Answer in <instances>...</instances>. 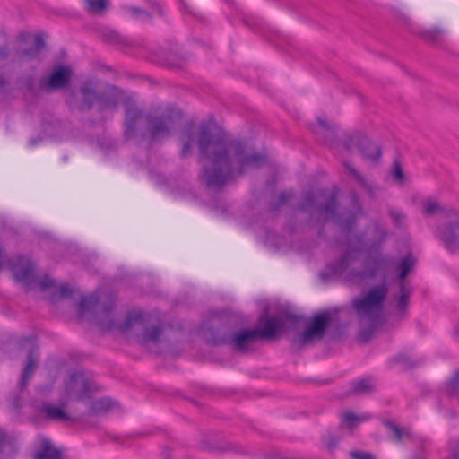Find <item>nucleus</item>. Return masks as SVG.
<instances>
[{
    "mask_svg": "<svg viewBox=\"0 0 459 459\" xmlns=\"http://www.w3.org/2000/svg\"><path fill=\"white\" fill-rule=\"evenodd\" d=\"M38 411L48 420L67 421L71 420L69 414L62 407L48 403H42Z\"/></svg>",
    "mask_w": 459,
    "mask_h": 459,
    "instance_id": "21",
    "label": "nucleus"
},
{
    "mask_svg": "<svg viewBox=\"0 0 459 459\" xmlns=\"http://www.w3.org/2000/svg\"><path fill=\"white\" fill-rule=\"evenodd\" d=\"M394 362L401 365L402 368L404 369L414 366V363L411 361V359L405 355L397 356L394 359Z\"/></svg>",
    "mask_w": 459,
    "mask_h": 459,
    "instance_id": "36",
    "label": "nucleus"
},
{
    "mask_svg": "<svg viewBox=\"0 0 459 459\" xmlns=\"http://www.w3.org/2000/svg\"><path fill=\"white\" fill-rule=\"evenodd\" d=\"M343 165L349 171L350 175L356 180L361 188L366 190L369 195H374L375 189L371 182L362 175L359 170L353 168L348 161L343 160Z\"/></svg>",
    "mask_w": 459,
    "mask_h": 459,
    "instance_id": "24",
    "label": "nucleus"
},
{
    "mask_svg": "<svg viewBox=\"0 0 459 459\" xmlns=\"http://www.w3.org/2000/svg\"><path fill=\"white\" fill-rule=\"evenodd\" d=\"M415 264L416 259L411 253L407 254L397 262L396 269L399 272V283L404 282L405 278L407 277L409 273L413 269Z\"/></svg>",
    "mask_w": 459,
    "mask_h": 459,
    "instance_id": "23",
    "label": "nucleus"
},
{
    "mask_svg": "<svg viewBox=\"0 0 459 459\" xmlns=\"http://www.w3.org/2000/svg\"><path fill=\"white\" fill-rule=\"evenodd\" d=\"M317 121L323 129L327 130V131L330 130V127L328 126V125L326 124V122L324 119L318 118Z\"/></svg>",
    "mask_w": 459,
    "mask_h": 459,
    "instance_id": "44",
    "label": "nucleus"
},
{
    "mask_svg": "<svg viewBox=\"0 0 459 459\" xmlns=\"http://www.w3.org/2000/svg\"><path fill=\"white\" fill-rule=\"evenodd\" d=\"M30 144H31V145H35V142H34V141H32V142L30 143Z\"/></svg>",
    "mask_w": 459,
    "mask_h": 459,
    "instance_id": "50",
    "label": "nucleus"
},
{
    "mask_svg": "<svg viewBox=\"0 0 459 459\" xmlns=\"http://www.w3.org/2000/svg\"><path fill=\"white\" fill-rule=\"evenodd\" d=\"M334 152H346L349 154L359 152L365 161L377 162L382 151L379 145L361 133L355 132L345 135L341 145H336Z\"/></svg>",
    "mask_w": 459,
    "mask_h": 459,
    "instance_id": "8",
    "label": "nucleus"
},
{
    "mask_svg": "<svg viewBox=\"0 0 459 459\" xmlns=\"http://www.w3.org/2000/svg\"><path fill=\"white\" fill-rule=\"evenodd\" d=\"M7 446H11L10 439L2 430H0V453H5Z\"/></svg>",
    "mask_w": 459,
    "mask_h": 459,
    "instance_id": "39",
    "label": "nucleus"
},
{
    "mask_svg": "<svg viewBox=\"0 0 459 459\" xmlns=\"http://www.w3.org/2000/svg\"><path fill=\"white\" fill-rule=\"evenodd\" d=\"M44 48L45 41L43 38L40 35H37L34 38L33 46L20 50L17 55L20 60H31L37 58Z\"/></svg>",
    "mask_w": 459,
    "mask_h": 459,
    "instance_id": "22",
    "label": "nucleus"
},
{
    "mask_svg": "<svg viewBox=\"0 0 459 459\" xmlns=\"http://www.w3.org/2000/svg\"><path fill=\"white\" fill-rule=\"evenodd\" d=\"M371 231L375 239L369 243L362 236L350 239L346 252L329 266L333 274L342 276L351 284L359 285L386 269L388 257L381 253L380 248L387 232L377 224L373 225Z\"/></svg>",
    "mask_w": 459,
    "mask_h": 459,
    "instance_id": "2",
    "label": "nucleus"
},
{
    "mask_svg": "<svg viewBox=\"0 0 459 459\" xmlns=\"http://www.w3.org/2000/svg\"><path fill=\"white\" fill-rule=\"evenodd\" d=\"M390 176L393 178L394 183H396L399 186L403 185L405 177H404L402 166L397 160H395L393 163V167L390 171Z\"/></svg>",
    "mask_w": 459,
    "mask_h": 459,
    "instance_id": "31",
    "label": "nucleus"
},
{
    "mask_svg": "<svg viewBox=\"0 0 459 459\" xmlns=\"http://www.w3.org/2000/svg\"><path fill=\"white\" fill-rule=\"evenodd\" d=\"M115 406V403L107 397H103L98 400H95L91 403L90 411L93 413H104L110 410H112Z\"/></svg>",
    "mask_w": 459,
    "mask_h": 459,
    "instance_id": "27",
    "label": "nucleus"
},
{
    "mask_svg": "<svg viewBox=\"0 0 459 459\" xmlns=\"http://www.w3.org/2000/svg\"><path fill=\"white\" fill-rule=\"evenodd\" d=\"M444 31L440 28H433L426 32V37L429 39L435 40L443 35Z\"/></svg>",
    "mask_w": 459,
    "mask_h": 459,
    "instance_id": "41",
    "label": "nucleus"
},
{
    "mask_svg": "<svg viewBox=\"0 0 459 459\" xmlns=\"http://www.w3.org/2000/svg\"><path fill=\"white\" fill-rule=\"evenodd\" d=\"M181 141L183 143L181 155L187 156L188 154H190L191 150L193 149L195 143V137L192 134L190 128L184 129L181 136Z\"/></svg>",
    "mask_w": 459,
    "mask_h": 459,
    "instance_id": "28",
    "label": "nucleus"
},
{
    "mask_svg": "<svg viewBox=\"0 0 459 459\" xmlns=\"http://www.w3.org/2000/svg\"><path fill=\"white\" fill-rule=\"evenodd\" d=\"M288 319H289L290 321L294 322V321H298L299 316H296L290 315V316H288Z\"/></svg>",
    "mask_w": 459,
    "mask_h": 459,
    "instance_id": "46",
    "label": "nucleus"
},
{
    "mask_svg": "<svg viewBox=\"0 0 459 459\" xmlns=\"http://www.w3.org/2000/svg\"><path fill=\"white\" fill-rule=\"evenodd\" d=\"M126 9L134 17L139 19L140 21L145 22L151 20L152 18V15L143 9L134 6H128Z\"/></svg>",
    "mask_w": 459,
    "mask_h": 459,
    "instance_id": "33",
    "label": "nucleus"
},
{
    "mask_svg": "<svg viewBox=\"0 0 459 459\" xmlns=\"http://www.w3.org/2000/svg\"><path fill=\"white\" fill-rule=\"evenodd\" d=\"M10 269L15 281L27 289L38 286L41 290H47L55 284L54 280L48 276L38 279L35 276L34 265L29 258L21 256L13 259L10 263Z\"/></svg>",
    "mask_w": 459,
    "mask_h": 459,
    "instance_id": "10",
    "label": "nucleus"
},
{
    "mask_svg": "<svg viewBox=\"0 0 459 459\" xmlns=\"http://www.w3.org/2000/svg\"><path fill=\"white\" fill-rule=\"evenodd\" d=\"M71 77V70L66 66H60L52 72L46 82H42L45 90L50 91L65 87Z\"/></svg>",
    "mask_w": 459,
    "mask_h": 459,
    "instance_id": "17",
    "label": "nucleus"
},
{
    "mask_svg": "<svg viewBox=\"0 0 459 459\" xmlns=\"http://www.w3.org/2000/svg\"><path fill=\"white\" fill-rule=\"evenodd\" d=\"M94 390V385L82 371H74L65 383L64 394L61 398L62 405L65 406L68 401H83L90 397Z\"/></svg>",
    "mask_w": 459,
    "mask_h": 459,
    "instance_id": "11",
    "label": "nucleus"
},
{
    "mask_svg": "<svg viewBox=\"0 0 459 459\" xmlns=\"http://www.w3.org/2000/svg\"><path fill=\"white\" fill-rule=\"evenodd\" d=\"M58 291L61 298H66L72 293L71 289L65 284L61 285Z\"/></svg>",
    "mask_w": 459,
    "mask_h": 459,
    "instance_id": "42",
    "label": "nucleus"
},
{
    "mask_svg": "<svg viewBox=\"0 0 459 459\" xmlns=\"http://www.w3.org/2000/svg\"><path fill=\"white\" fill-rule=\"evenodd\" d=\"M292 197V193L288 191H283L276 197L275 201V208L278 209L281 205H283L287 201H289Z\"/></svg>",
    "mask_w": 459,
    "mask_h": 459,
    "instance_id": "37",
    "label": "nucleus"
},
{
    "mask_svg": "<svg viewBox=\"0 0 459 459\" xmlns=\"http://www.w3.org/2000/svg\"><path fill=\"white\" fill-rule=\"evenodd\" d=\"M455 209L453 206L442 205L432 197H427L421 201V212L426 217L441 215L445 220L448 216V212Z\"/></svg>",
    "mask_w": 459,
    "mask_h": 459,
    "instance_id": "19",
    "label": "nucleus"
},
{
    "mask_svg": "<svg viewBox=\"0 0 459 459\" xmlns=\"http://www.w3.org/2000/svg\"><path fill=\"white\" fill-rule=\"evenodd\" d=\"M338 442L339 439L333 435H327L324 437V445L329 452H333L335 449Z\"/></svg>",
    "mask_w": 459,
    "mask_h": 459,
    "instance_id": "35",
    "label": "nucleus"
},
{
    "mask_svg": "<svg viewBox=\"0 0 459 459\" xmlns=\"http://www.w3.org/2000/svg\"><path fill=\"white\" fill-rule=\"evenodd\" d=\"M175 125L172 115L152 116L143 113L133 105L126 106L125 136L127 139L140 134L142 138H148L151 143H155L168 138Z\"/></svg>",
    "mask_w": 459,
    "mask_h": 459,
    "instance_id": "3",
    "label": "nucleus"
},
{
    "mask_svg": "<svg viewBox=\"0 0 459 459\" xmlns=\"http://www.w3.org/2000/svg\"><path fill=\"white\" fill-rule=\"evenodd\" d=\"M448 216L437 224L435 238L450 254L459 253V210H450Z\"/></svg>",
    "mask_w": 459,
    "mask_h": 459,
    "instance_id": "9",
    "label": "nucleus"
},
{
    "mask_svg": "<svg viewBox=\"0 0 459 459\" xmlns=\"http://www.w3.org/2000/svg\"><path fill=\"white\" fill-rule=\"evenodd\" d=\"M22 347H25L26 345L29 346V353H28V360L25 368H23L22 375L20 380V387L21 389H23L27 385V380L30 377L32 371L37 367V359L35 358V351L37 349L36 341L35 338L30 336L27 337L23 340L22 343L21 344Z\"/></svg>",
    "mask_w": 459,
    "mask_h": 459,
    "instance_id": "16",
    "label": "nucleus"
},
{
    "mask_svg": "<svg viewBox=\"0 0 459 459\" xmlns=\"http://www.w3.org/2000/svg\"><path fill=\"white\" fill-rule=\"evenodd\" d=\"M388 290L387 283L383 281L372 286L364 295L352 300L358 320L361 326H365V329L359 332L361 339L368 340L379 324Z\"/></svg>",
    "mask_w": 459,
    "mask_h": 459,
    "instance_id": "4",
    "label": "nucleus"
},
{
    "mask_svg": "<svg viewBox=\"0 0 459 459\" xmlns=\"http://www.w3.org/2000/svg\"><path fill=\"white\" fill-rule=\"evenodd\" d=\"M4 84V80L0 77V87L3 86Z\"/></svg>",
    "mask_w": 459,
    "mask_h": 459,
    "instance_id": "49",
    "label": "nucleus"
},
{
    "mask_svg": "<svg viewBox=\"0 0 459 459\" xmlns=\"http://www.w3.org/2000/svg\"><path fill=\"white\" fill-rule=\"evenodd\" d=\"M80 93L82 99L81 109L91 108L95 102L100 103L102 109L106 107L115 108L117 105L115 100H106L103 95L98 94L91 82L83 83L80 88Z\"/></svg>",
    "mask_w": 459,
    "mask_h": 459,
    "instance_id": "13",
    "label": "nucleus"
},
{
    "mask_svg": "<svg viewBox=\"0 0 459 459\" xmlns=\"http://www.w3.org/2000/svg\"><path fill=\"white\" fill-rule=\"evenodd\" d=\"M85 9L89 13L99 14L106 8V0H84Z\"/></svg>",
    "mask_w": 459,
    "mask_h": 459,
    "instance_id": "29",
    "label": "nucleus"
},
{
    "mask_svg": "<svg viewBox=\"0 0 459 459\" xmlns=\"http://www.w3.org/2000/svg\"><path fill=\"white\" fill-rule=\"evenodd\" d=\"M257 340L260 339L255 329H242L233 333L225 342L230 343L235 351L246 352Z\"/></svg>",
    "mask_w": 459,
    "mask_h": 459,
    "instance_id": "14",
    "label": "nucleus"
},
{
    "mask_svg": "<svg viewBox=\"0 0 459 459\" xmlns=\"http://www.w3.org/2000/svg\"><path fill=\"white\" fill-rule=\"evenodd\" d=\"M410 459H426V458L424 456L414 455V456H411Z\"/></svg>",
    "mask_w": 459,
    "mask_h": 459,
    "instance_id": "48",
    "label": "nucleus"
},
{
    "mask_svg": "<svg viewBox=\"0 0 459 459\" xmlns=\"http://www.w3.org/2000/svg\"><path fill=\"white\" fill-rule=\"evenodd\" d=\"M411 290L404 282L399 283V295L396 299L395 310L399 315L406 311L409 297Z\"/></svg>",
    "mask_w": 459,
    "mask_h": 459,
    "instance_id": "25",
    "label": "nucleus"
},
{
    "mask_svg": "<svg viewBox=\"0 0 459 459\" xmlns=\"http://www.w3.org/2000/svg\"><path fill=\"white\" fill-rule=\"evenodd\" d=\"M455 333L457 337H459V324L455 326Z\"/></svg>",
    "mask_w": 459,
    "mask_h": 459,
    "instance_id": "47",
    "label": "nucleus"
},
{
    "mask_svg": "<svg viewBox=\"0 0 459 459\" xmlns=\"http://www.w3.org/2000/svg\"><path fill=\"white\" fill-rule=\"evenodd\" d=\"M335 208V195H328L326 191L323 190L317 193V196L312 191L306 193L300 204V209L308 211L311 213V219L316 221L336 219L342 230H350L357 220L358 214H342L336 218Z\"/></svg>",
    "mask_w": 459,
    "mask_h": 459,
    "instance_id": "5",
    "label": "nucleus"
},
{
    "mask_svg": "<svg viewBox=\"0 0 459 459\" xmlns=\"http://www.w3.org/2000/svg\"><path fill=\"white\" fill-rule=\"evenodd\" d=\"M390 216L394 220V222L396 225H401L404 221V215L401 211L398 210H392L390 212Z\"/></svg>",
    "mask_w": 459,
    "mask_h": 459,
    "instance_id": "40",
    "label": "nucleus"
},
{
    "mask_svg": "<svg viewBox=\"0 0 459 459\" xmlns=\"http://www.w3.org/2000/svg\"><path fill=\"white\" fill-rule=\"evenodd\" d=\"M331 321L328 312H321L313 316L312 321L305 330L292 339V344L297 347L307 345L316 339H321L325 333Z\"/></svg>",
    "mask_w": 459,
    "mask_h": 459,
    "instance_id": "12",
    "label": "nucleus"
},
{
    "mask_svg": "<svg viewBox=\"0 0 459 459\" xmlns=\"http://www.w3.org/2000/svg\"><path fill=\"white\" fill-rule=\"evenodd\" d=\"M153 11H154L156 13H159V14H161V13H162L161 7H160L159 4H154V5H153Z\"/></svg>",
    "mask_w": 459,
    "mask_h": 459,
    "instance_id": "45",
    "label": "nucleus"
},
{
    "mask_svg": "<svg viewBox=\"0 0 459 459\" xmlns=\"http://www.w3.org/2000/svg\"><path fill=\"white\" fill-rule=\"evenodd\" d=\"M8 48L6 46L0 47V57L4 58L7 56Z\"/></svg>",
    "mask_w": 459,
    "mask_h": 459,
    "instance_id": "43",
    "label": "nucleus"
},
{
    "mask_svg": "<svg viewBox=\"0 0 459 459\" xmlns=\"http://www.w3.org/2000/svg\"><path fill=\"white\" fill-rule=\"evenodd\" d=\"M118 327L122 333L131 330L140 332L138 338L140 342L144 345L149 342H159L162 333V324L160 319H154L151 315L143 312L129 314L126 321Z\"/></svg>",
    "mask_w": 459,
    "mask_h": 459,
    "instance_id": "7",
    "label": "nucleus"
},
{
    "mask_svg": "<svg viewBox=\"0 0 459 459\" xmlns=\"http://www.w3.org/2000/svg\"><path fill=\"white\" fill-rule=\"evenodd\" d=\"M389 436L396 442L402 443L404 440H410L415 443L421 442V439L416 437L410 429L400 428L394 422L386 420L384 422Z\"/></svg>",
    "mask_w": 459,
    "mask_h": 459,
    "instance_id": "20",
    "label": "nucleus"
},
{
    "mask_svg": "<svg viewBox=\"0 0 459 459\" xmlns=\"http://www.w3.org/2000/svg\"><path fill=\"white\" fill-rule=\"evenodd\" d=\"M445 388L449 395L457 396L459 394V370L455 371L447 380Z\"/></svg>",
    "mask_w": 459,
    "mask_h": 459,
    "instance_id": "30",
    "label": "nucleus"
},
{
    "mask_svg": "<svg viewBox=\"0 0 459 459\" xmlns=\"http://www.w3.org/2000/svg\"><path fill=\"white\" fill-rule=\"evenodd\" d=\"M448 459H459V437L450 441Z\"/></svg>",
    "mask_w": 459,
    "mask_h": 459,
    "instance_id": "34",
    "label": "nucleus"
},
{
    "mask_svg": "<svg viewBox=\"0 0 459 459\" xmlns=\"http://www.w3.org/2000/svg\"><path fill=\"white\" fill-rule=\"evenodd\" d=\"M369 418L368 414L358 416L351 411L343 412L341 416V427L352 429L359 423L367 420Z\"/></svg>",
    "mask_w": 459,
    "mask_h": 459,
    "instance_id": "26",
    "label": "nucleus"
},
{
    "mask_svg": "<svg viewBox=\"0 0 459 459\" xmlns=\"http://www.w3.org/2000/svg\"><path fill=\"white\" fill-rule=\"evenodd\" d=\"M349 454L353 459H374V455L368 452L351 451Z\"/></svg>",
    "mask_w": 459,
    "mask_h": 459,
    "instance_id": "38",
    "label": "nucleus"
},
{
    "mask_svg": "<svg viewBox=\"0 0 459 459\" xmlns=\"http://www.w3.org/2000/svg\"><path fill=\"white\" fill-rule=\"evenodd\" d=\"M198 148L203 159L209 161L202 178L210 189L219 190L252 169L263 166L265 156L242 142L226 140L214 126L202 123L198 130Z\"/></svg>",
    "mask_w": 459,
    "mask_h": 459,
    "instance_id": "1",
    "label": "nucleus"
},
{
    "mask_svg": "<svg viewBox=\"0 0 459 459\" xmlns=\"http://www.w3.org/2000/svg\"><path fill=\"white\" fill-rule=\"evenodd\" d=\"M34 459H61V451L47 437H40L34 449Z\"/></svg>",
    "mask_w": 459,
    "mask_h": 459,
    "instance_id": "18",
    "label": "nucleus"
},
{
    "mask_svg": "<svg viewBox=\"0 0 459 459\" xmlns=\"http://www.w3.org/2000/svg\"><path fill=\"white\" fill-rule=\"evenodd\" d=\"M373 386L369 379H360L353 383L352 389L355 393H368L372 390Z\"/></svg>",
    "mask_w": 459,
    "mask_h": 459,
    "instance_id": "32",
    "label": "nucleus"
},
{
    "mask_svg": "<svg viewBox=\"0 0 459 459\" xmlns=\"http://www.w3.org/2000/svg\"><path fill=\"white\" fill-rule=\"evenodd\" d=\"M114 300L111 297L100 298L96 293L82 297L79 303V316L89 322L96 323L101 330H112L116 327L113 313Z\"/></svg>",
    "mask_w": 459,
    "mask_h": 459,
    "instance_id": "6",
    "label": "nucleus"
},
{
    "mask_svg": "<svg viewBox=\"0 0 459 459\" xmlns=\"http://www.w3.org/2000/svg\"><path fill=\"white\" fill-rule=\"evenodd\" d=\"M260 325L255 328L259 339L273 338L284 326L283 320L279 316L263 315L259 319Z\"/></svg>",
    "mask_w": 459,
    "mask_h": 459,
    "instance_id": "15",
    "label": "nucleus"
}]
</instances>
